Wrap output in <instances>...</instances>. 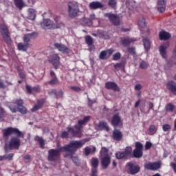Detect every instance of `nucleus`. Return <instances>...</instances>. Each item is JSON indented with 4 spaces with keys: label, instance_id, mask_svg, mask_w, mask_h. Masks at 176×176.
Here are the masks:
<instances>
[{
    "label": "nucleus",
    "instance_id": "cd10ccee",
    "mask_svg": "<svg viewBox=\"0 0 176 176\" xmlns=\"http://www.w3.org/2000/svg\"><path fill=\"white\" fill-rule=\"evenodd\" d=\"M144 47L146 52H149V49H151V41L148 38H144L142 40Z\"/></svg>",
    "mask_w": 176,
    "mask_h": 176
},
{
    "label": "nucleus",
    "instance_id": "8fccbe9b",
    "mask_svg": "<svg viewBox=\"0 0 176 176\" xmlns=\"http://www.w3.org/2000/svg\"><path fill=\"white\" fill-rule=\"evenodd\" d=\"M91 152V148L89 146H87L84 149V154L85 156H89Z\"/></svg>",
    "mask_w": 176,
    "mask_h": 176
},
{
    "label": "nucleus",
    "instance_id": "7c9ffc66",
    "mask_svg": "<svg viewBox=\"0 0 176 176\" xmlns=\"http://www.w3.org/2000/svg\"><path fill=\"white\" fill-rule=\"evenodd\" d=\"M35 17H36V12L35 10L32 8L29 9V19L30 20H35Z\"/></svg>",
    "mask_w": 176,
    "mask_h": 176
},
{
    "label": "nucleus",
    "instance_id": "ddd939ff",
    "mask_svg": "<svg viewBox=\"0 0 176 176\" xmlns=\"http://www.w3.org/2000/svg\"><path fill=\"white\" fill-rule=\"evenodd\" d=\"M41 25L43 30H46V28H48V30H52L54 28L53 21H52V20L50 19H43V22L41 23Z\"/></svg>",
    "mask_w": 176,
    "mask_h": 176
},
{
    "label": "nucleus",
    "instance_id": "a19ab883",
    "mask_svg": "<svg viewBox=\"0 0 176 176\" xmlns=\"http://www.w3.org/2000/svg\"><path fill=\"white\" fill-rule=\"evenodd\" d=\"M118 2L116 0H109L108 5L110 6L111 9H116V5Z\"/></svg>",
    "mask_w": 176,
    "mask_h": 176
},
{
    "label": "nucleus",
    "instance_id": "a18cd8bd",
    "mask_svg": "<svg viewBox=\"0 0 176 176\" xmlns=\"http://www.w3.org/2000/svg\"><path fill=\"white\" fill-rule=\"evenodd\" d=\"M131 152H133V148H131V146H126L125 148L124 153H125L126 156H129Z\"/></svg>",
    "mask_w": 176,
    "mask_h": 176
},
{
    "label": "nucleus",
    "instance_id": "4d7b16f0",
    "mask_svg": "<svg viewBox=\"0 0 176 176\" xmlns=\"http://www.w3.org/2000/svg\"><path fill=\"white\" fill-rule=\"evenodd\" d=\"M15 102H16V105H18V107H19V108L23 107V105L24 104V102L21 99L16 100Z\"/></svg>",
    "mask_w": 176,
    "mask_h": 176
},
{
    "label": "nucleus",
    "instance_id": "20e7f679",
    "mask_svg": "<svg viewBox=\"0 0 176 176\" xmlns=\"http://www.w3.org/2000/svg\"><path fill=\"white\" fill-rule=\"evenodd\" d=\"M63 147H61L60 149H54V148H51L48 150V157L47 159L49 162H55V160H58L60 156V152L64 151L61 149Z\"/></svg>",
    "mask_w": 176,
    "mask_h": 176
},
{
    "label": "nucleus",
    "instance_id": "5701e85b",
    "mask_svg": "<svg viewBox=\"0 0 176 176\" xmlns=\"http://www.w3.org/2000/svg\"><path fill=\"white\" fill-rule=\"evenodd\" d=\"M167 87L168 90L176 96V82L174 81H169L167 83Z\"/></svg>",
    "mask_w": 176,
    "mask_h": 176
},
{
    "label": "nucleus",
    "instance_id": "e2e57ef3",
    "mask_svg": "<svg viewBox=\"0 0 176 176\" xmlns=\"http://www.w3.org/2000/svg\"><path fill=\"white\" fill-rule=\"evenodd\" d=\"M48 93L50 96H54V97H56V95L57 94V90L51 89Z\"/></svg>",
    "mask_w": 176,
    "mask_h": 176
},
{
    "label": "nucleus",
    "instance_id": "09e8293b",
    "mask_svg": "<svg viewBox=\"0 0 176 176\" xmlns=\"http://www.w3.org/2000/svg\"><path fill=\"white\" fill-rule=\"evenodd\" d=\"M31 39H32L31 37H30L28 34H26L23 36L24 43L30 45V41H31Z\"/></svg>",
    "mask_w": 176,
    "mask_h": 176
},
{
    "label": "nucleus",
    "instance_id": "4be33fe9",
    "mask_svg": "<svg viewBox=\"0 0 176 176\" xmlns=\"http://www.w3.org/2000/svg\"><path fill=\"white\" fill-rule=\"evenodd\" d=\"M160 41H167V39H170L171 38V34L170 33L162 31L159 34Z\"/></svg>",
    "mask_w": 176,
    "mask_h": 176
},
{
    "label": "nucleus",
    "instance_id": "7ed1b4c3",
    "mask_svg": "<svg viewBox=\"0 0 176 176\" xmlns=\"http://www.w3.org/2000/svg\"><path fill=\"white\" fill-rule=\"evenodd\" d=\"M3 137L6 138L9 137V135H11V134H14V135H16V137L24 138V134H23V132L20 131V130H19L17 128L8 127L7 129L3 130Z\"/></svg>",
    "mask_w": 176,
    "mask_h": 176
},
{
    "label": "nucleus",
    "instance_id": "412c9836",
    "mask_svg": "<svg viewBox=\"0 0 176 176\" xmlns=\"http://www.w3.org/2000/svg\"><path fill=\"white\" fill-rule=\"evenodd\" d=\"M16 47L19 52H27V50H28V47H30V44L18 43Z\"/></svg>",
    "mask_w": 176,
    "mask_h": 176
},
{
    "label": "nucleus",
    "instance_id": "0e129e2a",
    "mask_svg": "<svg viewBox=\"0 0 176 176\" xmlns=\"http://www.w3.org/2000/svg\"><path fill=\"white\" fill-rule=\"evenodd\" d=\"M63 91H59L58 92H56V94L55 96V98H61L63 97Z\"/></svg>",
    "mask_w": 176,
    "mask_h": 176
},
{
    "label": "nucleus",
    "instance_id": "2eb2a0df",
    "mask_svg": "<svg viewBox=\"0 0 176 176\" xmlns=\"http://www.w3.org/2000/svg\"><path fill=\"white\" fill-rule=\"evenodd\" d=\"M101 164L102 168H103V170H107L108 166L111 164V156L106 155L104 157H102Z\"/></svg>",
    "mask_w": 176,
    "mask_h": 176
},
{
    "label": "nucleus",
    "instance_id": "dca6fc26",
    "mask_svg": "<svg viewBox=\"0 0 176 176\" xmlns=\"http://www.w3.org/2000/svg\"><path fill=\"white\" fill-rule=\"evenodd\" d=\"M168 46H170L169 42L165 43L160 45L159 50L162 58H167V54L166 53V50L168 49Z\"/></svg>",
    "mask_w": 176,
    "mask_h": 176
},
{
    "label": "nucleus",
    "instance_id": "f704fd0d",
    "mask_svg": "<svg viewBox=\"0 0 176 176\" xmlns=\"http://www.w3.org/2000/svg\"><path fill=\"white\" fill-rule=\"evenodd\" d=\"M125 66H126V62L122 61L120 63L115 64L114 65V68L116 69H119V68H121L122 69H124Z\"/></svg>",
    "mask_w": 176,
    "mask_h": 176
},
{
    "label": "nucleus",
    "instance_id": "6e6552de",
    "mask_svg": "<svg viewBox=\"0 0 176 176\" xmlns=\"http://www.w3.org/2000/svg\"><path fill=\"white\" fill-rule=\"evenodd\" d=\"M21 141L20 140V137L19 136H12L10 138V140L8 143V147L10 149H19Z\"/></svg>",
    "mask_w": 176,
    "mask_h": 176
},
{
    "label": "nucleus",
    "instance_id": "603ef678",
    "mask_svg": "<svg viewBox=\"0 0 176 176\" xmlns=\"http://www.w3.org/2000/svg\"><path fill=\"white\" fill-rule=\"evenodd\" d=\"M120 52H117L113 55V60L117 61V60H120Z\"/></svg>",
    "mask_w": 176,
    "mask_h": 176
},
{
    "label": "nucleus",
    "instance_id": "aec40b11",
    "mask_svg": "<svg viewBox=\"0 0 176 176\" xmlns=\"http://www.w3.org/2000/svg\"><path fill=\"white\" fill-rule=\"evenodd\" d=\"M113 140H115V141H122V138H123V135L122 134V132L118 129H115L113 131Z\"/></svg>",
    "mask_w": 176,
    "mask_h": 176
},
{
    "label": "nucleus",
    "instance_id": "de8ad7c7",
    "mask_svg": "<svg viewBox=\"0 0 176 176\" xmlns=\"http://www.w3.org/2000/svg\"><path fill=\"white\" fill-rule=\"evenodd\" d=\"M19 112H20V113H21L22 115H25V113H27L28 111H27V108L24 106H22L21 107H19L18 109Z\"/></svg>",
    "mask_w": 176,
    "mask_h": 176
},
{
    "label": "nucleus",
    "instance_id": "9b49d317",
    "mask_svg": "<svg viewBox=\"0 0 176 176\" xmlns=\"http://www.w3.org/2000/svg\"><path fill=\"white\" fill-rule=\"evenodd\" d=\"M50 63L54 65V68L57 69L60 66V56L57 54H54L51 56V58L50 59Z\"/></svg>",
    "mask_w": 176,
    "mask_h": 176
},
{
    "label": "nucleus",
    "instance_id": "4468645a",
    "mask_svg": "<svg viewBox=\"0 0 176 176\" xmlns=\"http://www.w3.org/2000/svg\"><path fill=\"white\" fill-rule=\"evenodd\" d=\"M69 129H74L72 127H67L66 130L67 131H63L60 133V138H78V135H74V133H72Z\"/></svg>",
    "mask_w": 176,
    "mask_h": 176
},
{
    "label": "nucleus",
    "instance_id": "423d86ee",
    "mask_svg": "<svg viewBox=\"0 0 176 176\" xmlns=\"http://www.w3.org/2000/svg\"><path fill=\"white\" fill-rule=\"evenodd\" d=\"M104 17H107L110 23L113 25H120V18L119 15L113 14L112 12L105 13Z\"/></svg>",
    "mask_w": 176,
    "mask_h": 176
},
{
    "label": "nucleus",
    "instance_id": "bf43d9fd",
    "mask_svg": "<svg viewBox=\"0 0 176 176\" xmlns=\"http://www.w3.org/2000/svg\"><path fill=\"white\" fill-rule=\"evenodd\" d=\"M64 23L63 22H58L56 26H54V28H63L64 27Z\"/></svg>",
    "mask_w": 176,
    "mask_h": 176
},
{
    "label": "nucleus",
    "instance_id": "9d476101",
    "mask_svg": "<svg viewBox=\"0 0 176 176\" xmlns=\"http://www.w3.org/2000/svg\"><path fill=\"white\" fill-rule=\"evenodd\" d=\"M54 47L56 49L58 52H61L64 54H68L69 53V48L67 47L65 45L60 43H54Z\"/></svg>",
    "mask_w": 176,
    "mask_h": 176
},
{
    "label": "nucleus",
    "instance_id": "5fc2aeb1",
    "mask_svg": "<svg viewBox=\"0 0 176 176\" xmlns=\"http://www.w3.org/2000/svg\"><path fill=\"white\" fill-rule=\"evenodd\" d=\"M5 113V109L0 107V122L3 120V113Z\"/></svg>",
    "mask_w": 176,
    "mask_h": 176
},
{
    "label": "nucleus",
    "instance_id": "4c0bfd02",
    "mask_svg": "<svg viewBox=\"0 0 176 176\" xmlns=\"http://www.w3.org/2000/svg\"><path fill=\"white\" fill-rule=\"evenodd\" d=\"M175 108V106H174V104H173L171 103H168L165 106V109H166V112H173V111H174Z\"/></svg>",
    "mask_w": 176,
    "mask_h": 176
},
{
    "label": "nucleus",
    "instance_id": "1a4fd4ad",
    "mask_svg": "<svg viewBox=\"0 0 176 176\" xmlns=\"http://www.w3.org/2000/svg\"><path fill=\"white\" fill-rule=\"evenodd\" d=\"M145 170H149L150 171H156L162 167V162H147L144 164Z\"/></svg>",
    "mask_w": 176,
    "mask_h": 176
},
{
    "label": "nucleus",
    "instance_id": "58836bf2",
    "mask_svg": "<svg viewBox=\"0 0 176 176\" xmlns=\"http://www.w3.org/2000/svg\"><path fill=\"white\" fill-rule=\"evenodd\" d=\"M116 157L120 160L124 159V157H127V155H126L124 151H118L116 153Z\"/></svg>",
    "mask_w": 176,
    "mask_h": 176
},
{
    "label": "nucleus",
    "instance_id": "49530a36",
    "mask_svg": "<svg viewBox=\"0 0 176 176\" xmlns=\"http://www.w3.org/2000/svg\"><path fill=\"white\" fill-rule=\"evenodd\" d=\"M162 130L164 132L170 131V130H171V125H170L168 124H164L162 126Z\"/></svg>",
    "mask_w": 176,
    "mask_h": 176
},
{
    "label": "nucleus",
    "instance_id": "c85d7f7f",
    "mask_svg": "<svg viewBox=\"0 0 176 176\" xmlns=\"http://www.w3.org/2000/svg\"><path fill=\"white\" fill-rule=\"evenodd\" d=\"M69 16L72 19H74L78 16V13H79V8L74 10H67Z\"/></svg>",
    "mask_w": 176,
    "mask_h": 176
},
{
    "label": "nucleus",
    "instance_id": "864d4df0",
    "mask_svg": "<svg viewBox=\"0 0 176 176\" xmlns=\"http://www.w3.org/2000/svg\"><path fill=\"white\" fill-rule=\"evenodd\" d=\"M149 133H151V134H155L156 133V127L155 125H151L148 128Z\"/></svg>",
    "mask_w": 176,
    "mask_h": 176
},
{
    "label": "nucleus",
    "instance_id": "72a5a7b5",
    "mask_svg": "<svg viewBox=\"0 0 176 176\" xmlns=\"http://www.w3.org/2000/svg\"><path fill=\"white\" fill-rule=\"evenodd\" d=\"M98 158L93 157L91 160L92 168H97V167H98Z\"/></svg>",
    "mask_w": 176,
    "mask_h": 176
},
{
    "label": "nucleus",
    "instance_id": "a211bd4d",
    "mask_svg": "<svg viewBox=\"0 0 176 176\" xmlns=\"http://www.w3.org/2000/svg\"><path fill=\"white\" fill-rule=\"evenodd\" d=\"M122 118H120V116L119 115V113H116L114 116H113L111 119L112 126L116 127V126H119V124H122Z\"/></svg>",
    "mask_w": 176,
    "mask_h": 176
},
{
    "label": "nucleus",
    "instance_id": "79ce46f5",
    "mask_svg": "<svg viewBox=\"0 0 176 176\" xmlns=\"http://www.w3.org/2000/svg\"><path fill=\"white\" fill-rule=\"evenodd\" d=\"M48 83L52 86H54L58 85L60 82L58 81V78H57V77H53L52 79L48 82Z\"/></svg>",
    "mask_w": 176,
    "mask_h": 176
},
{
    "label": "nucleus",
    "instance_id": "37998d69",
    "mask_svg": "<svg viewBox=\"0 0 176 176\" xmlns=\"http://www.w3.org/2000/svg\"><path fill=\"white\" fill-rule=\"evenodd\" d=\"M85 42L88 46H93V38L90 36H87L85 37Z\"/></svg>",
    "mask_w": 176,
    "mask_h": 176
},
{
    "label": "nucleus",
    "instance_id": "c9c22d12",
    "mask_svg": "<svg viewBox=\"0 0 176 176\" xmlns=\"http://www.w3.org/2000/svg\"><path fill=\"white\" fill-rule=\"evenodd\" d=\"M98 127H100V129H104L106 131H109V127L108 126V124L106 122H99Z\"/></svg>",
    "mask_w": 176,
    "mask_h": 176
},
{
    "label": "nucleus",
    "instance_id": "e433bc0d",
    "mask_svg": "<svg viewBox=\"0 0 176 176\" xmlns=\"http://www.w3.org/2000/svg\"><path fill=\"white\" fill-rule=\"evenodd\" d=\"M2 36L7 45H10V43H12V38H10V35H9V33L7 34H3Z\"/></svg>",
    "mask_w": 176,
    "mask_h": 176
},
{
    "label": "nucleus",
    "instance_id": "3c124183",
    "mask_svg": "<svg viewBox=\"0 0 176 176\" xmlns=\"http://www.w3.org/2000/svg\"><path fill=\"white\" fill-rule=\"evenodd\" d=\"M30 38L35 39V38H38V32H34L32 33L28 34Z\"/></svg>",
    "mask_w": 176,
    "mask_h": 176
},
{
    "label": "nucleus",
    "instance_id": "c756f323",
    "mask_svg": "<svg viewBox=\"0 0 176 176\" xmlns=\"http://www.w3.org/2000/svg\"><path fill=\"white\" fill-rule=\"evenodd\" d=\"M35 141H38L40 148L42 149H45V140L42 137H39L38 135L34 137Z\"/></svg>",
    "mask_w": 176,
    "mask_h": 176
},
{
    "label": "nucleus",
    "instance_id": "69168bd1",
    "mask_svg": "<svg viewBox=\"0 0 176 176\" xmlns=\"http://www.w3.org/2000/svg\"><path fill=\"white\" fill-rule=\"evenodd\" d=\"M41 109L40 106H38V104H35L31 109L32 112H35V111H38Z\"/></svg>",
    "mask_w": 176,
    "mask_h": 176
},
{
    "label": "nucleus",
    "instance_id": "ea45409f",
    "mask_svg": "<svg viewBox=\"0 0 176 176\" xmlns=\"http://www.w3.org/2000/svg\"><path fill=\"white\" fill-rule=\"evenodd\" d=\"M108 148L107 147H102V149L100 151V156L102 157H104L105 156H109V155H108Z\"/></svg>",
    "mask_w": 176,
    "mask_h": 176
},
{
    "label": "nucleus",
    "instance_id": "680f3d73",
    "mask_svg": "<svg viewBox=\"0 0 176 176\" xmlns=\"http://www.w3.org/2000/svg\"><path fill=\"white\" fill-rule=\"evenodd\" d=\"M152 148V143L151 142H146L145 149H151Z\"/></svg>",
    "mask_w": 176,
    "mask_h": 176
},
{
    "label": "nucleus",
    "instance_id": "0eeeda50",
    "mask_svg": "<svg viewBox=\"0 0 176 176\" xmlns=\"http://www.w3.org/2000/svg\"><path fill=\"white\" fill-rule=\"evenodd\" d=\"M126 166L128 167L129 174H131V175H135V174H138V173L141 171V168L140 167V165L135 164V162H128L126 164Z\"/></svg>",
    "mask_w": 176,
    "mask_h": 176
},
{
    "label": "nucleus",
    "instance_id": "2f4dec72",
    "mask_svg": "<svg viewBox=\"0 0 176 176\" xmlns=\"http://www.w3.org/2000/svg\"><path fill=\"white\" fill-rule=\"evenodd\" d=\"M14 2L18 9L21 10L24 8V1L23 0H14Z\"/></svg>",
    "mask_w": 176,
    "mask_h": 176
},
{
    "label": "nucleus",
    "instance_id": "f8f14e48",
    "mask_svg": "<svg viewBox=\"0 0 176 176\" xmlns=\"http://www.w3.org/2000/svg\"><path fill=\"white\" fill-rule=\"evenodd\" d=\"M105 87L108 90H113L114 91H120V88L115 82L109 81L105 83Z\"/></svg>",
    "mask_w": 176,
    "mask_h": 176
},
{
    "label": "nucleus",
    "instance_id": "a878e982",
    "mask_svg": "<svg viewBox=\"0 0 176 176\" xmlns=\"http://www.w3.org/2000/svg\"><path fill=\"white\" fill-rule=\"evenodd\" d=\"M0 32L1 35H6L7 34H9V29L8 28V26L5 23L0 24Z\"/></svg>",
    "mask_w": 176,
    "mask_h": 176
},
{
    "label": "nucleus",
    "instance_id": "393cba45",
    "mask_svg": "<svg viewBox=\"0 0 176 176\" xmlns=\"http://www.w3.org/2000/svg\"><path fill=\"white\" fill-rule=\"evenodd\" d=\"M67 10L79 9V3H78L76 1H69L67 4Z\"/></svg>",
    "mask_w": 176,
    "mask_h": 176
},
{
    "label": "nucleus",
    "instance_id": "f03ea898",
    "mask_svg": "<svg viewBox=\"0 0 176 176\" xmlns=\"http://www.w3.org/2000/svg\"><path fill=\"white\" fill-rule=\"evenodd\" d=\"M90 120V116H86L82 120H79L78 124L74 125L73 129H69V131L72 133L73 135H77V138H82V126Z\"/></svg>",
    "mask_w": 176,
    "mask_h": 176
},
{
    "label": "nucleus",
    "instance_id": "338daca9",
    "mask_svg": "<svg viewBox=\"0 0 176 176\" xmlns=\"http://www.w3.org/2000/svg\"><path fill=\"white\" fill-rule=\"evenodd\" d=\"M97 174H98L97 168H92L91 176H97Z\"/></svg>",
    "mask_w": 176,
    "mask_h": 176
},
{
    "label": "nucleus",
    "instance_id": "f257e3e1",
    "mask_svg": "<svg viewBox=\"0 0 176 176\" xmlns=\"http://www.w3.org/2000/svg\"><path fill=\"white\" fill-rule=\"evenodd\" d=\"M85 144H86V142L83 140L70 141L68 144L61 148L62 151L66 153L65 157H70L76 166H80V161H79L78 157H74V155H75V152H76L78 149H80Z\"/></svg>",
    "mask_w": 176,
    "mask_h": 176
},
{
    "label": "nucleus",
    "instance_id": "b1692460",
    "mask_svg": "<svg viewBox=\"0 0 176 176\" xmlns=\"http://www.w3.org/2000/svg\"><path fill=\"white\" fill-rule=\"evenodd\" d=\"M133 42H135V39L133 38H126L122 40H121V43L123 45V46H129V45H131Z\"/></svg>",
    "mask_w": 176,
    "mask_h": 176
},
{
    "label": "nucleus",
    "instance_id": "c03bdc74",
    "mask_svg": "<svg viewBox=\"0 0 176 176\" xmlns=\"http://www.w3.org/2000/svg\"><path fill=\"white\" fill-rule=\"evenodd\" d=\"M148 67H149V63H148V62H146L145 60H142L140 64V67L142 69H146V68H148Z\"/></svg>",
    "mask_w": 176,
    "mask_h": 176
},
{
    "label": "nucleus",
    "instance_id": "774afa93",
    "mask_svg": "<svg viewBox=\"0 0 176 176\" xmlns=\"http://www.w3.org/2000/svg\"><path fill=\"white\" fill-rule=\"evenodd\" d=\"M70 89H72V90H74V91H80L81 89L80 87H76V86H74V87H71Z\"/></svg>",
    "mask_w": 176,
    "mask_h": 176
},
{
    "label": "nucleus",
    "instance_id": "052dcab7",
    "mask_svg": "<svg viewBox=\"0 0 176 176\" xmlns=\"http://www.w3.org/2000/svg\"><path fill=\"white\" fill-rule=\"evenodd\" d=\"M9 108L11 112H12V113H16V112L19 111V109H17V107L10 106Z\"/></svg>",
    "mask_w": 176,
    "mask_h": 176
},
{
    "label": "nucleus",
    "instance_id": "bb28decb",
    "mask_svg": "<svg viewBox=\"0 0 176 176\" xmlns=\"http://www.w3.org/2000/svg\"><path fill=\"white\" fill-rule=\"evenodd\" d=\"M138 24L140 29L145 28V27H146L145 18L144 16L139 17Z\"/></svg>",
    "mask_w": 176,
    "mask_h": 176
},
{
    "label": "nucleus",
    "instance_id": "6e6d98bb",
    "mask_svg": "<svg viewBox=\"0 0 176 176\" xmlns=\"http://www.w3.org/2000/svg\"><path fill=\"white\" fill-rule=\"evenodd\" d=\"M89 20L93 23L94 20H98V18L96 16V14L92 13L89 15Z\"/></svg>",
    "mask_w": 176,
    "mask_h": 176
},
{
    "label": "nucleus",
    "instance_id": "6ab92c4d",
    "mask_svg": "<svg viewBox=\"0 0 176 176\" xmlns=\"http://www.w3.org/2000/svg\"><path fill=\"white\" fill-rule=\"evenodd\" d=\"M157 9L160 13H164V12H166V1L158 0L157 3Z\"/></svg>",
    "mask_w": 176,
    "mask_h": 176
},
{
    "label": "nucleus",
    "instance_id": "f3484780",
    "mask_svg": "<svg viewBox=\"0 0 176 176\" xmlns=\"http://www.w3.org/2000/svg\"><path fill=\"white\" fill-rule=\"evenodd\" d=\"M104 3L100 1H92L89 4V8L91 10H97V9H102V8H104Z\"/></svg>",
    "mask_w": 176,
    "mask_h": 176
},
{
    "label": "nucleus",
    "instance_id": "473e14b6",
    "mask_svg": "<svg viewBox=\"0 0 176 176\" xmlns=\"http://www.w3.org/2000/svg\"><path fill=\"white\" fill-rule=\"evenodd\" d=\"M107 54H108V51H106V50L101 51L99 54L100 60H107L108 58V56H107Z\"/></svg>",
    "mask_w": 176,
    "mask_h": 176
},
{
    "label": "nucleus",
    "instance_id": "39448f33",
    "mask_svg": "<svg viewBox=\"0 0 176 176\" xmlns=\"http://www.w3.org/2000/svg\"><path fill=\"white\" fill-rule=\"evenodd\" d=\"M144 149V146L140 142H136L135 144V149L133 151V156L135 157V159H141V157L144 155V152L142 151Z\"/></svg>",
    "mask_w": 176,
    "mask_h": 176
},
{
    "label": "nucleus",
    "instance_id": "13d9d810",
    "mask_svg": "<svg viewBox=\"0 0 176 176\" xmlns=\"http://www.w3.org/2000/svg\"><path fill=\"white\" fill-rule=\"evenodd\" d=\"M128 53H130V54H135V47H129Z\"/></svg>",
    "mask_w": 176,
    "mask_h": 176
}]
</instances>
